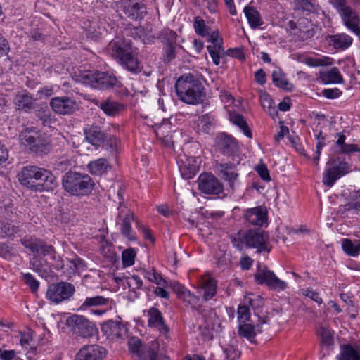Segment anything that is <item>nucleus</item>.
Wrapping results in <instances>:
<instances>
[{
	"label": "nucleus",
	"instance_id": "obj_1",
	"mask_svg": "<svg viewBox=\"0 0 360 360\" xmlns=\"http://www.w3.org/2000/svg\"><path fill=\"white\" fill-rule=\"evenodd\" d=\"M175 89L179 98L186 103L195 105L204 100V88L198 75L192 73L182 75L177 79Z\"/></svg>",
	"mask_w": 360,
	"mask_h": 360
},
{
	"label": "nucleus",
	"instance_id": "obj_2",
	"mask_svg": "<svg viewBox=\"0 0 360 360\" xmlns=\"http://www.w3.org/2000/svg\"><path fill=\"white\" fill-rule=\"evenodd\" d=\"M233 245L239 250L244 247L254 248L258 253L266 251L269 252V238L267 233L260 229H250L245 232H239L232 239Z\"/></svg>",
	"mask_w": 360,
	"mask_h": 360
},
{
	"label": "nucleus",
	"instance_id": "obj_3",
	"mask_svg": "<svg viewBox=\"0 0 360 360\" xmlns=\"http://www.w3.org/2000/svg\"><path fill=\"white\" fill-rule=\"evenodd\" d=\"M343 25L357 36H360V18L351 5L360 4V0H329Z\"/></svg>",
	"mask_w": 360,
	"mask_h": 360
},
{
	"label": "nucleus",
	"instance_id": "obj_4",
	"mask_svg": "<svg viewBox=\"0 0 360 360\" xmlns=\"http://www.w3.org/2000/svg\"><path fill=\"white\" fill-rule=\"evenodd\" d=\"M64 190L72 195L84 196L90 194L94 188V183L88 174L68 172L63 177Z\"/></svg>",
	"mask_w": 360,
	"mask_h": 360
},
{
	"label": "nucleus",
	"instance_id": "obj_5",
	"mask_svg": "<svg viewBox=\"0 0 360 360\" xmlns=\"http://www.w3.org/2000/svg\"><path fill=\"white\" fill-rule=\"evenodd\" d=\"M20 243L32 252L40 254L42 256H47L51 260L50 264L59 269L63 268V261L61 257L57 255L54 248L51 245H47L41 240L36 238L29 237L20 240Z\"/></svg>",
	"mask_w": 360,
	"mask_h": 360
},
{
	"label": "nucleus",
	"instance_id": "obj_6",
	"mask_svg": "<svg viewBox=\"0 0 360 360\" xmlns=\"http://www.w3.org/2000/svg\"><path fill=\"white\" fill-rule=\"evenodd\" d=\"M349 171L350 167L344 158H330L323 174L322 181L324 185L331 187L338 179L349 173Z\"/></svg>",
	"mask_w": 360,
	"mask_h": 360
},
{
	"label": "nucleus",
	"instance_id": "obj_7",
	"mask_svg": "<svg viewBox=\"0 0 360 360\" xmlns=\"http://www.w3.org/2000/svg\"><path fill=\"white\" fill-rule=\"evenodd\" d=\"M81 80L84 84L95 89H110L117 86L119 83L115 76L96 70L83 72Z\"/></svg>",
	"mask_w": 360,
	"mask_h": 360
},
{
	"label": "nucleus",
	"instance_id": "obj_8",
	"mask_svg": "<svg viewBox=\"0 0 360 360\" xmlns=\"http://www.w3.org/2000/svg\"><path fill=\"white\" fill-rule=\"evenodd\" d=\"M20 136L22 142L37 154L47 153L51 148L48 139L39 134L34 128L27 129Z\"/></svg>",
	"mask_w": 360,
	"mask_h": 360
},
{
	"label": "nucleus",
	"instance_id": "obj_9",
	"mask_svg": "<svg viewBox=\"0 0 360 360\" xmlns=\"http://www.w3.org/2000/svg\"><path fill=\"white\" fill-rule=\"evenodd\" d=\"M65 324L75 335L82 338H90L96 328L93 323L79 315H72L66 319Z\"/></svg>",
	"mask_w": 360,
	"mask_h": 360
},
{
	"label": "nucleus",
	"instance_id": "obj_10",
	"mask_svg": "<svg viewBox=\"0 0 360 360\" xmlns=\"http://www.w3.org/2000/svg\"><path fill=\"white\" fill-rule=\"evenodd\" d=\"M75 286L68 282H60L50 285L46 297L51 303L58 304L68 300L75 293Z\"/></svg>",
	"mask_w": 360,
	"mask_h": 360
},
{
	"label": "nucleus",
	"instance_id": "obj_11",
	"mask_svg": "<svg viewBox=\"0 0 360 360\" xmlns=\"http://www.w3.org/2000/svg\"><path fill=\"white\" fill-rule=\"evenodd\" d=\"M255 280L258 284H264L271 290H285L288 284L279 279L276 274L266 267L259 269L254 275Z\"/></svg>",
	"mask_w": 360,
	"mask_h": 360
},
{
	"label": "nucleus",
	"instance_id": "obj_12",
	"mask_svg": "<svg viewBox=\"0 0 360 360\" xmlns=\"http://www.w3.org/2000/svg\"><path fill=\"white\" fill-rule=\"evenodd\" d=\"M134 219V213L126 206L120 205L116 224H119V220L121 221L120 232L124 237L130 241H134L136 239V235L131 229V221Z\"/></svg>",
	"mask_w": 360,
	"mask_h": 360
},
{
	"label": "nucleus",
	"instance_id": "obj_13",
	"mask_svg": "<svg viewBox=\"0 0 360 360\" xmlns=\"http://www.w3.org/2000/svg\"><path fill=\"white\" fill-rule=\"evenodd\" d=\"M198 184L199 190L205 194L219 195L224 191L222 184L210 173L201 174L198 177Z\"/></svg>",
	"mask_w": 360,
	"mask_h": 360
},
{
	"label": "nucleus",
	"instance_id": "obj_14",
	"mask_svg": "<svg viewBox=\"0 0 360 360\" xmlns=\"http://www.w3.org/2000/svg\"><path fill=\"white\" fill-rule=\"evenodd\" d=\"M216 169L221 178L228 183L232 191H234L238 184L239 174L237 165L232 162H220L217 163Z\"/></svg>",
	"mask_w": 360,
	"mask_h": 360
},
{
	"label": "nucleus",
	"instance_id": "obj_15",
	"mask_svg": "<svg viewBox=\"0 0 360 360\" xmlns=\"http://www.w3.org/2000/svg\"><path fill=\"white\" fill-rule=\"evenodd\" d=\"M157 346L156 342H153L151 346L143 345L136 337H133L128 340L129 351L131 354L136 356L139 360H148Z\"/></svg>",
	"mask_w": 360,
	"mask_h": 360
},
{
	"label": "nucleus",
	"instance_id": "obj_16",
	"mask_svg": "<svg viewBox=\"0 0 360 360\" xmlns=\"http://www.w3.org/2000/svg\"><path fill=\"white\" fill-rule=\"evenodd\" d=\"M157 346L156 342H153L151 346L143 345L136 337H133L128 340L129 351L131 354L136 356L139 360H148Z\"/></svg>",
	"mask_w": 360,
	"mask_h": 360
},
{
	"label": "nucleus",
	"instance_id": "obj_17",
	"mask_svg": "<svg viewBox=\"0 0 360 360\" xmlns=\"http://www.w3.org/2000/svg\"><path fill=\"white\" fill-rule=\"evenodd\" d=\"M123 11L133 20L143 18L147 13L146 5L140 0H122Z\"/></svg>",
	"mask_w": 360,
	"mask_h": 360
},
{
	"label": "nucleus",
	"instance_id": "obj_18",
	"mask_svg": "<svg viewBox=\"0 0 360 360\" xmlns=\"http://www.w3.org/2000/svg\"><path fill=\"white\" fill-rule=\"evenodd\" d=\"M269 323L267 316L258 317V323L256 325L251 323H243L238 326V335L240 337L246 338L250 342H255V338L257 333H260L262 331L261 325Z\"/></svg>",
	"mask_w": 360,
	"mask_h": 360
},
{
	"label": "nucleus",
	"instance_id": "obj_19",
	"mask_svg": "<svg viewBox=\"0 0 360 360\" xmlns=\"http://www.w3.org/2000/svg\"><path fill=\"white\" fill-rule=\"evenodd\" d=\"M37 184L33 186L34 191H52L58 186V181L53 174L49 169H41Z\"/></svg>",
	"mask_w": 360,
	"mask_h": 360
},
{
	"label": "nucleus",
	"instance_id": "obj_20",
	"mask_svg": "<svg viewBox=\"0 0 360 360\" xmlns=\"http://www.w3.org/2000/svg\"><path fill=\"white\" fill-rule=\"evenodd\" d=\"M50 105L54 112L60 115L71 114L77 109L75 101L68 96L53 98Z\"/></svg>",
	"mask_w": 360,
	"mask_h": 360
},
{
	"label": "nucleus",
	"instance_id": "obj_21",
	"mask_svg": "<svg viewBox=\"0 0 360 360\" xmlns=\"http://www.w3.org/2000/svg\"><path fill=\"white\" fill-rule=\"evenodd\" d=\"M41 169L42 167L36 165L24 167L18 175L20 183L33 190V186L35 185L34 181H37Z\"/></svg>",
	"mask_w": 360,
	"mask_h": 360
},
{
	"label": "nucleus",
	"instance_id": "obj_22",
	"mask_svg": "<svg viewBox=\"0 0 360 360\" xmlns=\"http://www.w3.org/2000/svg\"><path fill=\"white\" fill-rule=\"evenodd\" d=\"M205 37L212 44L207 46V51L212 59L213 63L218 65L220 63V53L224 51L222 48V39L219 37L218 31H209Z\"/></svg>",
	"mask_w": 360,
	"mask_h": 360
},
{
	"label": "nucleus",
	"instance_id": "obj_23",
	"mask_svg": "<svg viewBox=\"0 0 360 360\" xmlns=\"http://www.w3.org/2000/svg\"><path fill=\"white\" fill-rule=\"evenodd\" d=\"M101 331L108 338L114 340L125 336L127 328L120 321L109 320L102 324Z\"/></svg>",
	"mask_w": 360,
	"mask_h": 360
},
{
	"label": "nucleus",
	"instance_id": "obj_24",
	"mask_svg": "<svg viewBox=\"0 0 360 360\" xmlns=\"http://www.w3.org/2000/svg\"><path fill=\"white\" fill-rule=\"evenodd\" d=\"M105 353V349L99 345H86L80 349L77 354L76 360H101Z\"/></svg>",
	"mask_w": 360,
	"mask_h": 360
},
{
	"label": "nucleus",
	"instance_id": "obj_25",
	"mask_svg": "<svg viewBox=\"0 0 360 360\" xmlns=\"http://www.w3.org/2000/svg\"><path fill=\"white\" fill-rule=\"evenodd\" d=\"M216 143L223 154L233 155L238 151V145L236 139L230 135L224 133L219 134L216 137Z\"/></svg>",
	"mask_w": 360,
	"mask_h": 360
},
{
	"label": "nucleus",
	"instance_id": "obj_26",
	"mask_svg": "<svg viewBox=\"0 0 360 360\" xmlns=\"http://www.w3.org/2000/svg\"><path fill=\"white\" fill-rule=\"evenodd\" d=\"M148 316V326L158 328L160 333L166 338H169V328L165 324L161 312L155 307L147 311Z\"/></svg>",
	"mask_w": 360,
	"mask_h": 360
},
{
	"label": "nucleus",
	"instance_id": "obj_27",
	"mask_svg": "<svg viewBox=\"0 0 360 360\" xmlns=\"http://www.w3.org/2000/svg\"><path fill=\"white\" fill-rule=\"evenodd\" d=\"M198 282L201 293L205 300H210L215 296L217 288V281L210 274H205L200 276Z\"/></svg>",
	"mask_w": 360,
	"mask_h": 360
},
{
	"label": "nucleus",
	"instance_id": "obj_28",
	"mask_svg": "<svg viewBox=\"0 0 360 360\" xmlns=\"http://www.w3.org/2000/svg\"><path fill=\"white\" fill-rule=\"evenodd\" d=\"M84 133L85 139L96 147L101 146L106 138L98 126H88L84 129Z\"/></svg>",
	"mask_w": 360,
	"mask_h": 360
},
{
	"label": "nucleus",
	"instance_id": "obj_29",
	"mask_svg": "<svg viewBox=\"0 0 360 360\" xmlns=\"http://www.w3.org/2000/svg\"><path fill=\"white\" fill-rule=\"evenodd\" d=\"M245 217L250 224L261 226L266 220V210L262 207L250 208L246 211Z\"/></svg>",
	"mask_w": 360,
	"mask_h": 360
},
{
	"label": "nucleus",
	"instance_id": "obj_30",
	"mask_svg": "<svg viewBox=\"0 0 360 360\" xmlns=\"http://www.w3.org/2000/svg\"><path fill=\"white\" fill-rule=\"evenodd\" d=\"M84 27L86 37L94 41L99 39L105 32L103 23L98 20H86Z\"/></svg>",
	"mask_w": 360,
	"mask_h": 360
},
{
	"label": "nucleus",
	"instance_id": "obj_31",
	"mask_svg": "<svg viewBox=\"0 0 360 360\" xmlns=\"http://www.w3.org/2000/svg\"><path fill=\"white\" fill-rule=\"evenodd\" d=\"M131 47L124 41L120 39H116L110 41L108 44V50L111 52L112 56L119 60L131 50Z\"/></svg>",
	"mask_w": 360,
	"mask_h": 360
},
{
	"label": "nucleus",
	"instance_id": "obj_32",
	"mask_svg": "<svg viewBox=\"0 0 360 360\" xmlns=\"http://www.w3.org/2000/svg\"><path fill=\"white\" fill-rule=\"evenodd\" d=\"M88 171L95 176H102L111 168L109 162L105 158H99L91 161L87 165Z\"/></svg>",
	"mask_w": 360,
	"mask_h": 360
},
{
	"label": "nucleus",
	"instance_id": "obj_33",
	"mask_svg": "<svg viewBox=\"0 0 360 360\" xmlns=\"http://www.w3.org/2000/svg\"><path fill=\"white\" fill-rule=\"evenodd\" d=\"M328 39L330 45L333 46L335 49H347L352 45L353 41L352 38L345 33L329 35Z\"/></svg>",
	"mask_w": 360,
	"mask_h": 360
},
{
	"label": "nucleus",
	"instance_id": "obj_34",
	"mask_svg": "<svg viewBox=\"0 0 360 360\" xmlns=\"http://www.w3.org/2000/svg\"><path fill=\"white\" fill-rule=\"evenodd\" d=\"M243 12L252 28L255 29L263 25L261 15L254 6H245Z\"/></svg>",
	"mask_w": 360,
	"mask_h": 360
},
{
	"label": "nucleus",
	"instance_id": "obj_35",
	"mask_svg": "<svg viewBox=\"0 0 360 360\" xmlns=\"http://www.w3.org/2000/svg\"><path fill=\"white\" fill-rule=\"evenodd\" d=\"M120 61L127 70L131 72L136 73L140 70L139 63L136 56L132 53L131 49Z\"/></svg>",
	"mask_w": 360,
	"mask_h": 360
},
{
	"label": "nucleus",
	"instance_id": "obj_36",
	"mask_svg": "<svg viewBox=\"0 0 360 360\" xmlns=\"http://www.w3.org/2000/svg\"><path fill=\"white\" fill-rule=\"evenodd\" d=\"M110 302V299L103 296H94L86 297L84 302L81 304L79 308L80 311H86L89 308L101 307L107 305Z\"/></svg>",
	"mask_w": 360,
	"mask_h": 360
},
{
	"label": "nucleus",
	"instance_id": "obj_37",
	"mask_svg": "<svg viewBox=\"0 0 360 360\" xmlns=\"http://www.w3.org/2000/svg\"><path fill=\"white\" fill-rule=\"evenodd\" d=\"M320 78L325 84H340L343 79L338 68L333 67L330 70L321 72Z\"/></svg>",
	"mask_w": 360,
	"mask_h": 360
},
{
	"label": "nucleus",
	"instance_id": "obj_38",
	"mask_svg": "<svg viewBox=\"0 0 360 360\" xmlns=\"http://www.w3.org/2000/svg\"><path fill=\"white\" fill-rule=\"evenodd\" d=\"M99 108L108 116H115L123 109L121 103L110 99L101 102Z\"/></svg>",
	"mask_w": 360,
	"mask_h": 360
},
{
	"label": "nucleus",
	"instance_id": "obj_39",
	"mask_svg": "<svg viewBox=\"0 0 360 360\" xmlns=\"http://www.w3.org/2000/svg\"><path fill=\"white\" fill-rule=\"evenodd\" d=\"M214 125V118L208 114L198 117L195 122V127L198 133L208 134Z\"/></svg>",
	"mask_w": 360,
	"mask_h": 360
},
{
	"label": "nucleus",
	"instance_id": "obj_40",
	"mask_svg": "<svg viewBox=\"0 0 360 360\" xmlns=\"http://www.w3.org/2000/svg\"><path fill=\"white\" fill-rule=\"evenodd\" d=\"M194 159H187L186 162L179 165V171L182 177L185 179H192L198 172V167L193 164Z\"/></svg>",
	"mask_w": 360,
	"mask_h": 360
},
{
	"label": "nucleus",
	"instance_id": "obj_41",
	"mask_svg": "<svg viewBox=\"0 0 360 360\" xmlns=\"http://www.w3.org/2000/svg\"><path fill=\"white\" fill-rule=\"evenodd\" d=\"M337 358L338 360H360V351L350 345H343L340 347V353Z\"/></svg>",
	"mask_w": 360,
	"mask_h": 360
},
{
	"label": "nucleus",
	"instance_id": "obj_42",
	"mask_svg": "<svg viewBox=\"0 0 360 360\" xmlns=\"http://www.w3.org/2000/svg\"><path fill=\"white\" fill-rule=\"evenodd\" d=\"M272 79L274 84L280 88L290 91L292 89V84L288 82L285 78V75L283 73L281 69L277 68L272 72Z\"/></svg>",
	"mask_w": 360,
	"mask_h": 360
},
{
	"label": "nucleus",
	"instance_id": "obj_43",
	"mask_svg": "<svg viewBox=\"0 0 360 360\" xmlns=\"http://www.w3.org/2000/svg\"><path fill=\"white\" fill-rule=\"evenodd\" d=\"M342 248L347 255L355 257L360 250V240H356L353 243L351 240L345 238L342 240Z\"/></svg>",
	"mask_w": 360,
	"mask_h": 360
},
{
	"label": "nucleus",
	"instance_id": "obj_44",
	"mask_svg": "<svg viewBox=\"0 0 360 360\" xmlns=\"http://www.w3.org/2000/svg\"><path fill=\"white\" fill-rule=\"evenodd\" d=\"M230 120L234 124L237 125L243 131L244 134L247 137H252L251 131L243 116L239 114H233L231 115Z\"/></svg>",
	"mask_w": 360,
	"mask_h": 360
},
{
	"label": "nucleus",
	"instance_id": "obj_45",
	"mask_svg": "<svg viewBox=\"0 0 360 360\" xmlns=\"http://www.w3.org/2000/svg\"><path fill=\"white\" fill-rule=\"evenodd\" d=\"M333 63V58L328 56L308 57L305 59V64L310 67L328 66L331 65Z\"/></svg>",
	"mask_w": 360,
	"mask_h": 360
},
{
	"label": "nucleus",
	"instance_id": "obj_46",
	"mask_svg": "<svg viewBox=\"0 0 360 360\" xmlns=\"http://www.w3.org/2000/svg\"><path fill=\"white\" fill-rule=\"evenodd\" d=\"M19 231L18 226L13 222L1 221L0 222V237H11L14 236Z\"/></svg>",
	"mask_w": 360,
	"mask_h": 360
},
{
	"label": "nucleus",
	"instance_id": "obj_47",
	"mask_svg": "<svg viewBox=\"0 0 360 360\" xmlns=\"http://www.w3.org/2000/svg\"><path fill=\"white\" fill-rule=\"evenodd\" d=\"M317 333L323 346L329 348L333 345V333L330 328L321 326L319 328Z\"/></svg>",
	"mask_w": 360,
	"mask_h": 360
},
{
	"label": "nucleus",
	"instance_id": "obj_48",
	"mask_svg": "<svg viewBox=\"0 0 360 360\" xmlns=\"http://www.w3.org/2000/svg\"><path fill=\"white\" fill-rule=\"evenodd\" d=\"M144 278L158 285L167 286V281L154 269L144 271Z\"/></svg>",
	"mask_w": 360,
	"mask_h": 360
},
{
	"label": "nucleus",
	"instance_id": "obj_49",
	"mask_svg": "<svg viewBox=\"0 0 360 360\" xmlns=\"http://www.w3.org/2000/svg\"><path fill=\"white\" fill-rule=\"evenodd\" d=\"M15 103L19 109L27 111L32 107L33 98L27 94H20L16 96Z\"/></svg>",
	"mask_w": 360,
	"mask_h": 360
},
{
	"label": "nucleus",
	"instance_id": "obj_50",
	"mask_svg": "<svg viewBox=\"0 0 360 360\" xmlns=\"http://www.w3.org/2000/svg\"><path fill=\"white\" fill-rule=\"evenodd\" d=\"M316 140H317V143H316V150L313 155V162L317 168H319V158H320V155L321 153V150H322L323 148L325 146V137L323 136L321 131H320L316 135Z\"/></svg>",
	"mask_w": 360,
	"mask_h": 360
},
{
	"label": "nucleus",
	"instance_id": "obj_51",
	"mask_svg": "<svg viewBox=\"0 0 360 360\" xmlns=\"http://www.w3.org/2000/svg\"><path fill=\"white\" fill-rule=\"evenodd\" d=\"M245 302L249 308L251 307L254 310L259 309L264 305L263 298L260 295L254 294L247 296Z\"/></svg>",
	"mask_w": 360,
	"mask_h": 360
},
{
	"label": "nucleus",
	"instance_id": "obj_52",
	"mask_svg": "<svg viewBox=\"0 0 360 360\" xmlns=\"http://www.w3.org/2000/svg\"><path fill=\"white\" fill-rule=\"evenodd\" d=\"M259 99L262 108L266 111H267L269 115H273L274 112H276V110L272 106L274 104V101L270 97V96L266 92L261 91Z\"/></svg>",
	"mask_w": 360,
	"mask_h": 360
},
{
	"label": "nucleus",
	"instance_id": "obj_53",
	"mask_svg": "<svg viewBox=\"0 0 360 360\" xmlns=\"http://www.w3.org/2000/svg\"><path fill=\"white\" fill-rule=\"evenodd\" d=\"M193 27L195 32L200 36L205 37L209 34L210 27L205 25L204 20L200 17L195 18Z\"/></svg>",
	"mask_w": 360,
	"mask_h": 360
},
{
	"label": "nucleus",
	"instance_id": "obj_54",
	"mask_svg": "<svg viewBox=\"0 0 360 360\" xmlns=\"http://www.w3.org/2000/svg\"><path fill=\"white\" fill-rule=\"evenodd\" d=\"M136 252L133 248H128L122 252V259L124 266H131L134 264Z\"/></svg>",
	"mask_w": 360,
	"mask_h": 360
},
{
	"label": "nucleus",
	"instance_id": "obj_55",
	"mask_svg": "<svg viewBox=\"0 0 360 360\" xmlns=\"http://www.w3.org/2000/svg\"><path fill=\"white\" fill-rule=\"evenodd\" d=\"M238 319L240 323H246L250 321V312L249 307L247 304L240 305L238 308Z\"/></svg>",
	"mask_w": 360,
	"mask_h": 360
},
{
	"label": "nucleus",
	"instance_id": "obj_56",
	"mask_svg": "<svg viewBox=\"0 0 360 360\" xmlns=\"http://www.w3.org/2000/svg\"><path fill=\"white\" fill-rule=\"evenodd\" d=\"M295 5L297 9L304 11L313 12L316 10L314 3L309 0H295Z\"/></svg>",
	"mask_w": 360,
	"mask_h": 360
},
{
	"label": "nucleus",
	"instance_id": "obj_57",
	"mask_svg": "<svg viewBox=\"0 0 360 360\" xmlns=\"http://www.w3.org/2000/svg\"><path fill=\"white\" fill-rule=\"evenodd\" d=\"M20 344L25 349L34 348V340L32 338V333L31 331L22 334Z\"/></svg>",
	"mask_w": 360,
	"mask_h": 360
},
{
	"label": "nucleus",
	"instance_id": "obj_58",
	"mask_svg": "<svg viewBox=\"0 0 360 360\" xmlns=\"http://www.w3.org/2000/svg\"><path fill=\"white\" fill-rule=\"evenodd\" d=\"M180 299L192 307L196 306L198 302V297L191 293L188 289L184 290Z\"/></svg>",
	"mask_w": 360,
	"mask_h": 360
},
{
	"label": "nucleus",
	"instance_id": "obj_59",
	"mask_svg": "<svg viewBox=\"0 0 360 360\" xmlns=\"http://www.w3.org/2000/svg\"><path fill=\"white\" fill-rule=\"evenodd\" d=\"M301 292L303 295L310 298L317 304H322L323 300L319 297V294L317 292H315L310 288L302 289L301 290Z\"/></svg>",
	"mask_w": 360,
	"mask_h": 360
},
{
	"label": "nucleus",
	"instance_id": "obj_60",
	"mask_svg": "<svg viewBox=\"0 0 360 360\" xmlns=\"http://www.w3.org/2000/svg\"><path fill=\"white\" fill-rule=\"evenodd\" d=\"M24 280L25 283L30 288L32 292L37 290L39 283L30 273L24 274Z\"/></svg>",
	"mask_w": 360,
	"mask_h": 360
},
{
	"label": "nucleus",
	"instance_id": "obj_61",
	"mask_svg": "<svg viewBox=\"0 0 360 360\" xmlns=\"http://www.w3.org/2000/svg\"><path fill=\"white\" fill-rule=\"evenodd\" d=\"M352 210L360 211V191H358L355 195V200L344 205V210L349 211Z\"/></svg>",
	"mask_w": 360,
	"mask_h": 360
},
{
	"label": "nucleus",
	"instance_id": "obj_62",
	"mask_svg": "<svg viewBox=\"0 0 360 360\" xmlns=\"http://www.w3.org/2000/svg\"><path fill=\"white\" fill-rule=\"evenodd\" d=\"M127 284L132 289H141L143 281L139 276L133 275L127 278Z\"/></svg>",
	"mask_w": 360,
	"mask_h": 360
},
{
	"label": "nucleus",
	"instance_id": "obj_63",
	"mask_svg": "<svg viewBox=\"0 0 360 360\" xmlns=\"http://www.w3.org/2000/svg\"><path fill=\"white\" fill-rule=\"evenodd\" d=\"M223 351L227 360H235L239 356V352L233 346L229 345Z\"/></svg>",
	"mask_w": 360,
	"mask_h": 360
},
{
	"label": "nucleus",
	"instance_id": "obj_64",
	"mask_svg": "<svg viewBox=\"0 0 360 360\" xmlns=\"http://www.w3.org/2000/svg\"><path fill=\"white\" fill-rule=\"evenodd\" d=\"M314 34L315 32L313 28H299L298 37L303 41L312 37Z\"/></svg>",
	"mask_w": 360,
	"mask_h": 360
}]
</instances>
